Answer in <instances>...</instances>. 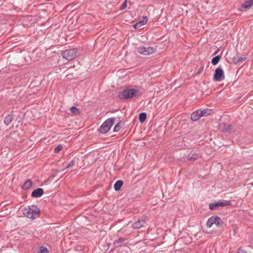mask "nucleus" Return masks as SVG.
Wrapping results in <instances>:
<instances>
[{
  "mask_svg": "<svg viewBox=\"0 0 253 253\" xmlns=\"http://www.w3.org/2000/svg\"><path fill=\"white\" fill-rule=\"evenodd\" d=\"M22 212L27 217L34 219L39 215L40 210L37 207L32 205L24 208Z\"/></svg>",
  "mask_w": 253,
  "mask_h": 253,
  "instance_id": "1",
  "label": "nucleus"
},
{
  "mask_svg": "<svg viewBox=\"0 0 253 253\" xmlns=\"http://www.w3.org/2000/svg\"><path fill=\"white\" fill-rule=\"evenodd\" d=\"M140 95L139 91L134 88H126L119 94L121 99H131Z\"/></svg>",
  "mask_w": 253,
  "mask_h": 253,
  "instance_id": "2",
  "label": "nucleus"
},
{
  "mask_svg": "<svg viewBox=\"0 0 253 253\" xmlns=\"http://www.w3.org/2000/svg\"><path fill=\"white\" fill-rule=\"evenodd\" d=\"M222 221L221 219L217 216H212L211 217L207 222V226L209 228H212L216 229L217 227L221 225Z\"/></svg>",
  "mask_w": 253,
  "mask_h": 253,
  "instance_id": "3",
  "label": "nucleus"
},
{
  "mask_svg": "<svg viewBox=\"0 0 253 253\" xmlns=\"http://www.w3.org/2000/svg\"><path fill=\"white\" fill-rule=\"evenodd\" d=\"M137 51L139 53L144 55H149L155 53L157 51V46L155 47H145L140 46L137 47Z\"/></svg>",
  "mask_w": 253,
  "mask_h": 253,
  "instance_id": "4",
  "label": "nucleus"
},
{
  "mask_svg": "<svg viewBox=\"0 0 253 253\" xmlns=\"http://www.w3.org/2000/svg\"><path fill=\"white\" fill-rule=\"evenodd\" d=\"M77 53L76 49H70L65 50L62 55L64 59L68 61H71L77 56Z\"/></svg>",
  "mask_w": 253,
  "mask_h": 253,
  "instance_id": "5",
  "label": "nucleus"
},
{
  "mask_svg": "<svg viewBox=\"0 0 253 253\" xmlns=\"http://www.w3.org/2000/svg\"><path fill=\"white\" fill-rule=\"evenodd\" d=\"M114 124V119L110 118L105 121L103 124L101 126L99 130L102 133H107L109 131L110 128Z\"/></svg>",
  "mask_w": 253,
  "mask_h": 253,
  "instance_id": "6",
  "label": "nucleus"
},
{
  "mask_svg": "<svg viewBox=\"0 0 253 253\" xmlns=\"http://www.w3.org/2000/svg\"><path fill=\"white\" fill-rule=\"evenodd\" d=\"M230 205V202L228 201H218L209 204V207L211 210H216L219 207H225Z\"/></svg>",
  "mask_w": 253,
  "mask_h": 253,
  "instance_id": "7",
  "label": "nucleus"
},
{
  "mask_svg": "<svg viewBox=\"0 0 253 253\" xmlns=\"http://www.w3.org/2000/svg\"><path fill=\"white\" fill-rule=\"evenodd\" d=\"M253 5V0H244L241 4L240 7L238 9L239 11L245 12L250 9Z\"/></svg>",
  "mask_w": 253,
  "mask_h": 253,
  "instance_id": "8",
  "label": "nucleus"
},
{
  "mask_svg": "<svg viewBox=\"0 0 253 253\" xmlns=\"http://www.w3.org/2000/svg\"><path fill=\"white\" fill-rule=\"evenodd\" d=\"M224 79V72L223 70L220 68H217L215 71L213 76V79L215 81H221Z\"/></svg>",
  "mask_w": 253,
  "mask_h": 253,
  "instance_id": "9",
  "label": "nucleus"
},
{
  "mask_svg": "<svg viewBox=\"0 0 253 253\" xmlns=\"http://www.w3.org/2000/svg\"><path fill=\"white\" fill-rule=\"evenodd\" d=\"M147 219V218L146 216L142 217L140 219L133 223L132 227L135 229L140 228L146 224Z\"/></svg>",
  "mask_w": 253,
  "mask_h": 253,
  "instance_id": "10",
  "label": "nucleus"
},
{
  "mask_svg": "<svg viewBox=\"0 0 253 253\" xmlns=\"http://www.w3.org/2000/svg\"><path fill=\"white\" fill-rule=\"evenodd\" d=\"M201 111L197 110L194 113H193L191 115V119L194 121H197L199 119L201 116Z\"/></svg>",
  "mask_w": 253,
  "mask_h": 253,
  "instance_id": "11",
  "label": "nucleus"
},
{
  "mask_svg": "<svg viewBox=\"0 0 253 253\" xmlns=\"http://www.w3.org/2000/svg\"><path fill=\"white\" fill-rule=\"evenodd\" d=\"M147 20V17L146 16H144L143 17V20L138 22L135 25H133L134 29H138L141 27V26L144 25L146 24Z\"/></svg>",
  "mask_w": 253,
  "mask_h": 253,
  "instance_id": "12",
  "label": "nucleus"
},
{
  "mask_svg": "<svg viewBox=\"0 0 253 253\" xmlns=\"http://www.w3.org/2000/svg\"><path fill=\"white\" fill-rule=\"evenodd\" d=\"M33 183L31 179H27L22 186L23 190H28L32 188Z\"/></svg>",
  "mask_w": 253,
  "mask_h": 253,
  "instance_id": "13",
  "label": "nucleus"
},
{
  "mask_svg": "<svg viewBox=\"0 0 253 253\" xmlns=\"http://www.w3.org/2000/svg\"><path fill=\"white\" fill-rule=\"evenodd\" d=\"M220 129L223 131H229L231 130V127L229 125L222 124L220 125Z\"/></svg>",
  "mask_w": 253,
  "mask_h": 253,
  "instance_id": "14",
  "label": "nucleus"
},
{
  "mask_svg": "<svg viewBox=\"0 0 253 253\" xmlns=\"http://www.w3.org/2000/svg\"><path fill=\"white\" fill-rule=\"evenodd\" d=\"M123 185V181L122 180H118L114 184V188L115 190H120L122 185Z\"/></svg>",
  "mask_w": 253,
  "mask_h": 253,
  "instance_id": "15",
  "label": "nucleus"
},
{
  "mask_svg": "<svg viewBox=\"0 0 253 253\" xmlns=\"http://www.w3.org/2000/svg\"><path fill=\"white\" fill-rule=\"evenodd\" d=\"M43 191H33L32 193V196L33 197H39L43 194Z\"/></svg>",
  "mask_w": 253,
  "mask_h": 253,
  "instance_id": "16",
  "label": "nucleus"
},
{
  "mask_svg": "<svg viewBox=\"0 0 253 253\" xmlns=\"http://www.w3.org/2000/svg\"><path fill=\"white\" fill-rule=\"evenodd\" d=\"M12 118L11 115L7 116L4 120V123L5 125H8L12 121Z\"/></svg>",
  "mask_w": 253,
  "mask_h": 253,
  "instance_id": "17",
  "label": "nucleus"
},
{
  "mask_svg": "<svg viewBox=\"0 0 253 253\" xmlns=\"http://www.w3.org/2000/svg\"><path fill=\"white\" fill-rule=\"evenodd\" d=\"M212 111L211 109H206L201 111V116H207L211 114Z\"/></svg>",
  "mask_w": 253,
  "mask_h": 253,
  "instance_id": "18",
  "label": "nucleus"
},
{
  "mask_svg": "<svg viewBox=\"0 0 253 253\" xmlns=\"http://www.w3.org/2000/svg\"><path fill=\"white\" fill-rule=\"evenodd\" d=\"M146 119V115L145 113H141L139 114V119L141 123H143Z\"/></svg>",
  "mask_w": 253,
  "mask_h": 253,
  "instance_id": "19",
  "label": "nucleus"
},
{
  "mask_svg": "<svg viewBox=\"0 0 253 253\" xmlns=\"http://www.w3.org/2000/svg\"><path fill=\"white\" fill-rule=\"evenodd\" d=\"M220 60V57L219 56H216L215 57H214V58H213L211 60V63L213 65H215L216 64H217L219 61Z\"/></svg>",
  "mask_w": 253,
  "mask_h": 253,
  "instance_id": "20",
  "label": "nucleus"
},
{
  "mask_svg": "<svg viewBox=\"0 0 253 253\" xmlns=\"http://www.w3.org/2000/svg\"><path fill=\"white\" fill-rule=\"evenodd\" d=\"M71 112L74 115H77L79 113V109L76 108V107H72L70 108Z\"/></svg>",
  "mask_w": 253,
  "mask_h": 253,
  "instance_id": "21",
  "label": "nucleus"
},
{
  "mask_svg": "<svg viewBox=\"0 0 253 253\" xmlns=\"http://www.w3.org/2000/svg\"><path fill=\"white\" fill-rule=\"evenodd\" d=\"M39 253H47L48 250L45 247H41L39 249Z\"/></svg>",
  "mask_w": 253,
  "mask_h": 253,
  "instance_id": "22",
  "label": "nucleus"
},
{
  "mask_svg": "<svg viewBox=\"0 0 253 253\" xmlns=\"http://www.w3.org/2000/svg\"><path fill=\"white\" fill-rule=\"evenodd\" d=\"M63 149V146L61 145H59L54 148V152L58 153Z\"/></svg>",
  "mask_w": 253,
  "mask_h": 253,
  "instance_id": "23",
  "label": "nucleus"
},
{
  "mask_svg": "<svg viewBox=\"0 0 253 253\" xmlns=\"http://www.w3.org/2000/svg\"><path fill=\"white\" fill-rule=\"evenodd\" d=\"M245 58H239L238 57H234L233 58V61L234 63H238L239 62H242V61H244Z\"/></svg>",
  "mask_w": 253,
  "mask_h": 253,
  "instance_id": "24",
  "label": "nucleus"
},
{
  "mask_svg": "<svg viewBox=\"0 0 253 253\" xmlns=\"http://www.w3.org/2000/svg\"><path fill=\"white\" fill-rule=\"evenodd\" d=\"M121 128V126H120V124L118 123L114 127V131H118Z\"/></svg>",
  "mask_w": 253,
  "mask_h": 253,
  "instance_id": "25",
  "label": "nucleus"
},
{
  "mask_svg": "<svg viewBox=\"0 0 253 253\" xmlns=\"http://www.w3.org/2000/svg\"><path fill=\"white\" fill-rule=\"evenodd\" d=\"M126 6H127V2H126V0L123 3L122 5L121 6V9L122 10H123L126 7Z\"/></svg>",
  "mask_w": 253,
  "mask_h": 253,
  "instance_id": "26",
  "label": "nucleus"
},
{
  "mask_svg": "<svg viewBox=\"0 0 253 253\" xmlns=\"http://www.w3.org/2000/svg\"><path fill=\"white\" fill-rule=\"evenodd\" d=\"M75 161L74 160H72L69 163L67 168H68L72 167L75 165Z\"/></svg>",
  "mask_w": 253,
  "mask_h": 253,
  "instance_id": "27",
  "label": "nucleus"
},
{
  "mask_svg": "<svg viewBox=\"0 0 253 253\" xmlns=\"http://www.w3.org/2000/svg\"><path fill=\"white\" fill-rule=\"evenodd\" d=\"M124 240V239H123L122 238H120L119 239H118L117 241H116L117 242H118V243H122L123 242V241Z\"/></svg>",
  "mask_w": 253,
  "mask_h": 253,
  "instance_id": "28",
  "label": "nucleus"
},
{
  "mask_svg": "<svg viewBox=\"0 0 253 253\" xmlns=\"http://www.w3.org/2000/svg\"><path fill=\"white\" fill-rule=\"evenodd\" d=\"M36 190H42V188H39L36 189Z\"/></svg>",
  "mask_w": 253,
  "mask_h": 253,
  "instance_id": "29",
  "label": "nucleus"
}]
</instances>
